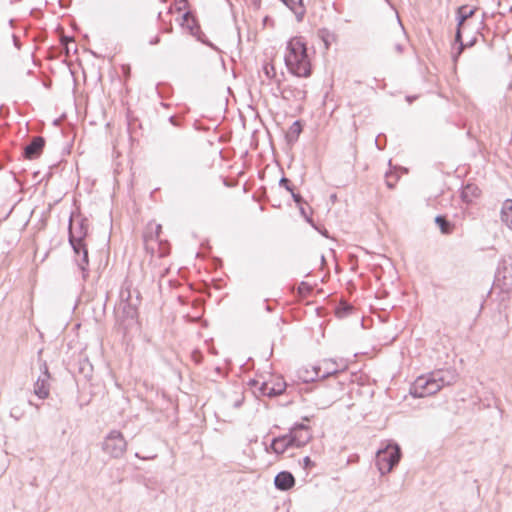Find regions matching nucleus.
<instances>
[{
  "label": "nucleus",
  "instance_id": "obj_21",
  "mask_svg": "<svg viewBox=\"0 0 512 512\" xmlns=\"http://www.w3.org/2000/svg\"><path fill=\"white\" fill-rule=\"evenodd\" d=\"M120 298L122 302H126L128 306H135L136 304L131 299V292L128 288H122L120 291Z\"/></svg>",
  "mask_w": 512,
  "mask_h": 512
},
{
  "label": "nucleus",
  "instance_id": "obj_33",
  "mask_svg": "<svg viewBox=\"0 0 512 512\" xmlns=\"http://www.w3.org/2000/svg\"><path fill=\"white\" fill-rule=\"evenodd\" d=\"M69 49H72V46H66V50L69 51Z\"/></svg>",
  "mask_w": 512,
  "mask_h": 512
},
{
  "label": "nucleus",
  "instance_id": "obj_30",
  "mask_svg": "<svg viewBox=\"0 0 512 512\" xmlns=\"http://www.w3.org/2000/svg\"><path fill=\"white\" fill-rule=\"evenodd\" d=\"M395 50H396L398 53H401V52H402V50H403L402 45H401V44H396V45H395Z\"/></svg>",
  "mask_w": 512,
  "mask_h": 512
},
{
  "label": "nucleus",
  "instance_id": "obj_25",
  "mask_svg": "<svg viewBox=\"0 0 512 512\" xmlns=\"http://www.w3.org/2000/svg\"><path fill=\"white\" fill-rule=\"evenodd\" d=\"M243 400H244V397H243L242 393H238L237 397L233 403V406L236 408L240 407L243 403Z\"/></svg>",
  "mask_w": 512,
  "mask_h": 512
},
{
  "label": "nucleus",
  "instance_id": "obj_9",
  "mask_svg": "<svg viewBox=\"0 0 512 512\" xmlns=\"http://www.w3.org/2000/svg\"><path fill=\"white\" fill-rule=\"evenodd\" d=\"M288 435L290 436L294 448H301L312 439L310 428L304 424H295L289 430Z\"/></svg>",
  "mask_w": 512,
  "mask_h": 512
},
{
  "label": "nucleus",
  "instance_id": "obj_27",
  "mask_svg": "<svg viewBox=\"0 0 512 512\" xmlns=\"http://www.w3.org/2000/svg\"><path fill=\"white\" fill-rule=\"evenodd\" d=\"M291 194H292V198H293V200H294L298 205H300V204L302 203V201H303V199H302L301 195H300V194H296V193H294L293 191L291 192Z\"/></svg>",
  "mask_w": 512,
  "mask_h": 512
},
{
  "label": "nucleus",
  "instance_id": "obj_5",
  "mask_svg": "<svg viewBox=\"0 0 512 512\" xmlns=\"http://www.w3.org/2000/svg\"><path fill=\"white\" fill-rule=\"evenodd\" d=\"M84 237L85 232L81 231L80 234L77 235L75 232V228L73 226L70 227L69 242L75 253V261L82 271H86L89 263L88 250L83 242Z\"/></svg>",
  "mask_w": 512,
  "mask_h": 512
},
{
  "label": "nucleus",
  "instance_id": "obj_3",
  "mask_svg": "<svg viewBox=\"0 0 512 512\" xmlns=\"http://www.w3.org/2000/svg\"><path fill=\"white\" fill-rule=\"evenodd\" d=\"M400 458L401 449L396 443H387L385 447L379 449L376 454V465L381 475L390 473Z\"/></svg>",
  "mask_w": 512,
  "mask_h": 512
},
{
  "label": "nucleus",
  "instance_id": "obj_28",
  "mask_svg": "<svg viewBox=\"0 0 512 512\" xmlns=\"http://www.w3.org/2000/svg\"><path fill=\"white\" fill-rule=\"evenodd\" d=\"M303 464H304V467L307 468V467H310L313 463L311 461V459L306 456L303 458Z\"/></svg>",
  "mask_w": 512,
  "mask_h": 512
},
{
  "label": "nucleus",
  "instance_id": "obj_26",
  "mask_svg": "<svg viewBox=\"0 0 512 512\" xmlns=\"http://www.w3.org/2000/svg\"><path fill=\"white\" fill-rule=\"evenodd\" d=\"M392 178H393L392 174H386V184L389 188H393L395 185L396 179H392Z\"/></svg>",
  "mask_w": 512,
  "mask_h": 512
},
{
  "label": "nucleus",
  "instance_id": "obj_12",
  "mask_svg": "<svg viewBox=\"0 0 512 512\" xmlns=\"http://www.w3.org/2000/svg\"><path fill=\"white\" fill-rule=\"evenodd\" d=\"M277 86L280 90V93L283 99L286 100H295V101H303L306 98V90L304 86H293L287 85L283 88L280 86V80H277Z\"/></svg>",
  "mask_w": 512,
  "mask_h": 512
},
{
  "label": "nucleus",
  "instance_id": "obj_6",
  "mask_svg": "<svg viewBox=\"0 0 512 512\" xmlns=\"http://www.w3.org/2000/svg\"><path fill=\"white\" fill-rule=\"evenodd\" d=\"M161 229V225L157 224L154 226V231H150L144 235L146 250L158 257H164L169 253L168 244L160 240Z\"/></svg>",
  "mask_w": 512,
  "mask_h": 512
},
{
  "label": "nucleus",
  "instance_id": "obj_22",
  "mask_svg": "<svg viewBox=\"0 0 512 512\" xmlns=\"http://www.w3.org/2000/svg\"><path fill=\"white\" fill-rule=\"evenodd\" d=\"M73 226L75 228V232L77 235L80 234V232H85V235L87 234V227L84 225L83 222L79 223V224H75L72 220L70 221V226L69 228Z\"/></svg>",
  "mask_w": 512,
  "mask_h": 512
},
{
  "label": "nucleus",
  "instance_id": "obj_10",
  "mask_svg": "<svg viewBox=\"0 0 512 512\" xmlns=\"http://www.w3.org/2000/svg\"><path fill=\"white\" fill-rule=\"evenodd\" d=\"M40 369H41L42 373L37 378V380L34 384V393L40 399H46L50 393V385H49L50 374L48 371L47 364L45 362L41 364Z\"/></svg>",
  "mask_w": 512,
  "mask_h": 512
},
{
  "label": "nucleus",
  "instance_id": "obj_24",
  "mask_svg": "<svg viewBox=\"0 0 512 512\" xmlns=\"http://www.w3.org/2000/svg\"><path fill=\"white\" fill-rule=\"evenodd\" d=\"M279 184H280V186H283L287 191L292 192V188L290 186V181L287 178L282 177L279 181Z\"/></svg>",
  "mask_w": 512,
  "mask_h": 512
},
{
  "label": "nucleus",
  "instance_id": "obj_13",
  "mask_svg": "<svg viewBox=\"0 0 512 512\" xmlns=\"http://www.w3.org/2000/svg\"><path fill=\"white\" fill-rule=\"evenodd\" d=\"M45 145L43 137H34L32 141L24 148V156L27 159H36L42 153Z\"/></svg>",
  "mask_w": 512,
  "mask_h": 512
},
{
  "label": "nucleus",
  "instance_id": "obj_11",
  "mask_svg": "<svg viewBox=\"0 0 512 512\" xmlns=\"http://www.w3.org/2000/svg\"><path fill=\"white\" fill-rule=\"evenodd\" d=\"M475 11H476L475 8H470L467 5H463V6L459 7L457 10V22H458L457 26H458V28H457L455 40H456V42L460 43L457 55H459L463 50V43L461 41L460 28L467 19H469L470 17H472L474 15Z\"/></svg>",
  "mask_w": 512,
  "mask_h": 512
},
{
  "label": "nucleus",
  "instance_id": "obj_17",
  "mask_svg": "<svg viewBox=\"0 0 512 512\" xmlns=\"http://www.w3.org/2000/svg\"><path fill=\"white\" fill-rule=\"evenodd\" d=\"M501 220L509 229L512 230V199L504 201L501 208Z\"/></svg>",
  "mask_w": 512,
  "mask_h": 512
},
{
  "label": "nucleus",
  "instance_id": "obj_15",
  "mask_svg": "<svg viewBox=\"0 0 512 512\" xmlns=\"http://www.w3.org/2000/svg\"><path fill=\"white\" fill-rule=\"evenodd\" d=\"M285 388L286 384L283 381L278 380L275 383L262 382L259 390L264 396L274 397L282 394L285 391Z\"/></svg>",
  "mask_w": 512,
  "mask_h": 512
},
{
  "label": "nucleus",
  "instance_id": "obj_1",
  "mask_svg": "<svg viewBox=\"0 0 512 512\" xmlns=\"http://www.w3.org/2000/svg\"><path fill=\"white\" fill-rule=\"evenodd\" d=\"M284 62L287 70L294 76L307 78L311 75V60L302 37L296 36L287 42Z\"/></svg>",
  "mask_w": 512,
  "mask_h": 512
},
{
  "label": "nucleus",
  "instance_id": "obj_23",
  "mask_svg": "<svg viewBox=\"0 0 512 512\" xmlns=\"http://www.w3.org/2000/svg\"><path fill=\"white\" fill-rule=\"evenodd\" d=\"M298 290L300 294H306L310 292L311 287L306 282H301L298 287Z\"/></svg>",
  "mask_w": 512,
  "mask_h": 512
},
{
  "label": "nucleus",
  "instance_id": "obj_34",
  "mask_svg": "<svg viewBox=\"0 0 512 512\" xmlns=\"http://www.w3.org/2000/svg\"><path fill=\"white\" fill-rule=\"evenodd\" d=\"M69 49H72V46H66V50L69 51Z\"/></svg>",
  "mask_w": 512,
  "mask_h": 512
},
{
  "label": "nucleus",
  "instance_id": "obj_16",
  "mask_svg": "<svg viewBox=\"0 0 512 512\" xmlns=\"http://www.w3.org/2000/svg\"><path fill=\"white\" fill-rule=\"evenodd\" d=\"M274 484L277 489L287 491L295 485V478L290 472L282 471L275 476Z\"/></svg>",
  "mask_w": 512,
  "mask_h": 512
},
{
  "label": "nucleus",
  "instance_id": "obj_29",
  "mask_svg": "<svg viewBox=\"0 0 512 512\" xmlns=\"http://www.w3.org/2000/svg\"><path fill=\"white\" fill-rule=\"evenodd\" d=\"M300 212H301V214L306 218V220H307L308 222H310V223L312 222V220H311V219L306 215V212H305V210H304V208H303V207H300Z\"/></svg>",
  "mask_w": 512,
  "mask_h": 512
},
{
  "label": "nucleus",
  "instance_id": "obj_31",
  "mask_svg": "<svg viewBox=\"0 0 512 512\" xmlns=\"http://www.w3.org/2000/svg\"><path fill=\"white\" fill-rule=\"evenodd\" d=\"M159 42V37H155V39L153 41H151L150 43L151 44H156Z\"/></svg>",
  "mask_w": 512,
  "mask_h": 512
},
{
  "label": "nucleus",
  "instance_id": "obj_7",
  "mask_svg": "<svg viewBox=\"0 0 512 512\" xmlns=\"http://www.w3.org/2000/svg\"><path fill=\"white\" fill-rule=\"evenodd\" d=\"M338 368L333 360H324L320 365L313 366L312 371L304 370L301 371L300 378L304 382H312L318 379L327 378L330 375L336 374Z\"/></svg>",
  "mask_w": 512,
  "mask_h": 512
},
{
  "label": "nucleus",
  "instance_id": "obj_8",
  "mask_svg": "<svg viewBox=\"0 0 512 512\" xmlns=\"http://www.w3.org/2000/svg\"><path fill=\"white\" fill-rule=\"evenodd\" d=\"M495 286L504 293L512 291V260L502 259L495 274Z\"/></svg>",
  "mask_w": 512,
  "mask_h": 512
},
{
  "label": "nucleus",
  "instance_id": "obj_4",
  "mask_svg": "<svg viewBox=\"0 0 512 512\" xmlns=\"http://www.w3.org/2000/svg\"><path fill=\"white\" fill-rule=\"evenodd\" d=\"M127 441L118 430H111L102 442V450L111 458H121L127 450Z\"/></svg>",
  "mask_w": 512,
  "mask_h": 512
},
{
  "label": "nucleus",
  "instance_id": "obj_2",
  "mask_svg": "<svg viewBox=\"0 0 512 512\" xmlns=\"http://www.w3.org/2000/svg\"><path fill=\"white\" fill-rule=\"evenodd\" d=\"M458 374L455 369H441L431 372L427 376L418 377L412 387L411 394L423 398L437 393L444 386L452 385L457 381Z\"/></svg>",
  "mask_w": 512,
  "mask_h": 512
},
{
  "label": "nucleus",
  "instance_id": "obj_19",
  "mask_svg": "<svg viewBox=\"0 0 512 512\" xmlns=\"http://www.w3.org/2000/svg\"><path fill=\"white\" fill-rule=\"evenodd\" d=\"M435 222L439 226L442 233L448 234L451 232L452 226L443 216H437L435 218Z\"/></svg>",
  "mask_w": 512,
  "mask_h": 512
},
{
  "label": "nucleus",
  "instance_id": "obj_18",
  "mask_svg": "<svg viewBox=\"0 0 512 512\" xmlns=\"http://www.w3.org/2000/svg\"><path fill=\"white\" fill-rule=\"evenodd\" d=\"M480 195V189L475 184H467L463 187L461 198L464 202L470 203Z\"/></svg>",
  "mask_w": 512,
  "mask_h": 512
},
{
  "label": "nucleus",
  "instance_id": "obj_14",
  "mask_svg": "<svg viewBox=\"0 0 512 512\" xmlns=\"http://www.w3.org/2000/svg\"><path fill=\"white\" fill-rule=\"evenodd\" d=\"M293 447V443L288 434L276 437L272 440L270 447L266 450L272 451L275 454H283L289 448Z\"/></svg>",
  "mask_w": 512,
  "mask_h": 512
},
{
  "label": "nucleus",
  "instance_id": "obj_20",
  "mask_svg": "<svg viewBox=\"0 0 512 512\" xmlns=\"http://www.w3.org/2000/svg\"><path fill=\"white\" fill-rule=\"evenodd\" d=\"M263 72H264L266 78H268L269 80L275 79V81L277 82L278 79H277L276 69L272 63H265L263 66Z\"/></svg>",
  "mask_w": 512,
  "mask_h": 512
},
{
  "label": "nucleus",
  "instance_id": "obj_32",
  "mask_svg": "<svg viewBox=\"0 0 512 512\" xmlns=\"http://www.w3.org/2000/svg\"><path fill=\"white\" fill-rule=\"evenodd\" d=\"M293 126L298 127V132L300 131V124L298 121L294 122Z\"/></svg>",
  "mask_w": 512,
  "mask_h": 512
}]
</instances>
